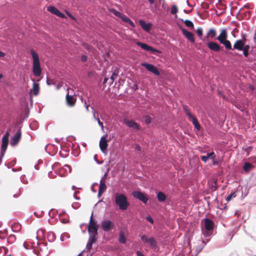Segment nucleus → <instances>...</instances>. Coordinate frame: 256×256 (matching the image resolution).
Wrapping results in <instances>:
<instances>
[{
	"label": "nucleus",
	"instance_id": "f257e3e1",
	"mask_svg": "<svg viewBox=\"0 0 256 256\" xmlns=\"http://www.w3.org/2000/svg\"><path fill=\"white\" fill-rule=\"evenodd\" d=\"M114 202L119 208L123 210H127L130 205L126 196L118 192L115 194Z\"/></svg>",
	"mask_w": 256,
	"mask_h": 256
},
{
	"label": "nucleus",
	"instance_id": "f03ea898",
	"mask_svg": "<svg viewBox=\"0 0 256 256\" xmlns=\"http://www.w3.org/2000/svg\"><path fill=\"white\" fill-rule=\"evenodd\" d=\"M30 53L33 60L32 71L34 74L36 76H38L41 74V68L38 56L34 50H31Z\"/></svg>",
	"mask_w": 256,
	"mask_h": 256
},
{
	"label": "nucleus",
	"instance_id": "7ed1b4c3",
	"mask_svg": "<svg viewBox=\"0 0 256 256\" xmlns=\"http://www.w3.org/2000/svg\"><path fill=\"white\" fill-rule=\"evenodd\" d=\"M204 223V230L203 232L204 234L206 236H210V231L212 230L214 228V222L210 219L206 218L202 220Z\"/></svg>",
	"mask_w": 256,
	"mask_h": 256
},
{
	"label": "nucleus",
	"instance_id": "20e7f679",
	"mask_svg": "<svg viewBox=\"0 0 256 256\" xmlns=\"http://www.w3.org/2000/svg\"><path fill=\"white\" fill-rule=\"evenodd\" d=\"M114 226V223L110 220H106L101 222V227L104 232H108Z\"/></svg>",
	"mask_w": 256,
	"mask_h": 256
},
{
	"label": "nucleus",
	"instance_id": "39448f33",
	"mask_svg": "<svg viewBox=\"0 0 256 256\" xmlns=\"http://www.w3.org/2000/svg\"><path fill=\"white\" fill-rule=\"evenodd\" d=\"M141 65L144 67L148 71L153 73L154 74L158 76L160 73L158 68L154 65L142 62Z\"/></svg>",
	"mask_w": 256,
	"mask_h": 256
},
{
	"label": "nucleus",
	"instance_id": "423d86ee",
	"mask_svg": "<svg viewBox=\"0 0 256 256\" xmlns=\"http://www.w3.org/2000/svg\"><path fill=\"white\" fill-rule=\"evenodd\" d=\"M132 195L134 198L138 199L144 204H146L148 200L147 196L144 194L140 192L134 191L132 192Z\"/></svg>",
	"mask_w": 256,
	"mask_h": 256
},
{
	"label": "nucleus",
	"instance_id": "0eeeda50",
	"mask_svg": "<svg viewBox=\"0 0 256 256\" xmlns=\"http://www.w3.org/2000/svg\"><path fill=\"white\" fill-rule=\"evenodd\" d=\"M123 123L128 128H132L134 130H138L140 128V125L133 120H129L127 118H125L124 120Z\"/></svg>",
	"mask_w": 256,
	"mask_h": 256
},
{
	"label": "nucleus",
	"instance_id": "6e6552de",
	"mask_svg": "<svg viewBox=\"0 0 256 256\" xmlns=\"http://www.w3.org/2000/svg\"><path fill=\"white\" fill-rule=\"evenodd\" d=\"M186 114L188 117L189 120L192 122L194 128L196 130H200V126L196 117H194L188 110H186Z\"/></svg>",
	"mask_w": 256,
	"mask_h": 256
},
{
	"label": "nucleus",
	"instance_id": "1a4fd4ad",
	"mask_svg": "<svg viewBox=\"0 0 256 256\" xmlns=\"http://www.w3.org/2000/svg\"><path fill=\"white\" fill-rule=\"evenodd\" d=\"M21 137V131L18 130L16 134L12 138L10 144L12 146H16L19 142Z\"/></svg>",
	"mask_w": 256,
	"mask_h": 256
},
{
	"label": "nucleus",
	"instance_id": "9d476101",
	"mask_svg": "<svg viewBox=\"0 0 256 256\" xmlns=\"http://www.w3.org/2000/svg\"><path fill=\"white\" fill-rule=\"evenodd\" d=\"M245 43V40L244 39H240L236 40L232 47L234 50H242L244 48V44Z\"/></svg>",
	"mask_w": 256,
	"mask_h": 256
},
{
	"label": "nucleus",
	"instance_id": "9b49d317",
	"mask_svg": "<svg viewBox=\"0 0 256 256\" xmlns=\"http://www.w3.org/2000/svg\"><path fill=\"white\" fill-rule=\"evenodd\" d=\"M99 145H100V149L102 150V152L104 154H106L107 147H108V144H107V140H106V138L104 136H102L100 138V143H99Z\"/></svg>",
	"mask_w": 256,
	"mask_h": 256
},
{
	"label": "nucleus",
	"instance_id": "f8f14e48",
	"mask_svg": "<svg viewBox=\"0 0 256 256\" xmlns=\"http://www.w3.org/2000/svg\"><path fill=\"white\" fill-rule=\"evenodd\" d=\"M136 44L138 46H140L144 50H147V51H150V52H151L152 53H154V52H158V50L156 49H155V48H153L152 47L148 45L147 44H146L142 43L141 42H136Z\"/></svg>",
	"mask_w": 256,
	"mask_h": 256
},
{
	"label": "nucleus",
	"instance_id": "ddd939ff",
	"mask_svg": "<svg viewBox=\"0 0 256 256\" xmlns=\"http://www.w3.org/2000/svg\"><path fill=\"white\" fill-rule=\"evenodd\" d=\"M71 172L70 166L66 164L63 168L60 169L59 174L61 176H65Z\"/></svg>",
	"mask_w": 256,
	"mask_h": 256
},
{
	"label": "nucleus",
	"instance_id": "4468645a",
	"mask_svg": "<svg viewBox=\"0 0 256 256\" xmlns=\"http://www.w3.org/2000/svg\"><path fill=\"white\" fill-rule=\"evenodd\" d=\"M48 10L51 13L54 14L60 18H64L66 17L65 15L60 12L54 6H51L48 8Z\"/></svg>",
	"mask_w": 256,
	"mask_h": 256
},
{
	"label": "nucleus",
	"instance_id": "2eb2a0df",
	"mask_svg": "<svg viewBox=\"0 0 256 256\" xmlns=\"http://www.w3.org/2000/svg\"><path fill=\"white\" fill-rule=\"evenodd\" d=\"M228 38V32L226 28H222L219 36L216 38L219 42L223 40H226Z\"/></svg>",
	"mask_w": 256,
	"mask_h": 256
},
{
	"label": "nucleus",
	"instance_id": "dca6fc26",
	"mask_svg": "<svg viewBox=\"0 0 256 256\" xmlns=\"http://www.w3.org/2000/svg\"><path fill=\"white\" fill-rule=\"evenodd\" d=\"M206 45L210 50L214 52H218L220 50V46L216 42H210L207 43Z\"/></svg>",
	"mask_w": 256,
	"mask_h": 256
},
{
	"label": "nucleus",
	"instance_id": "f3484780",
	"mask_svg": "<svg viewBox=\"0 0 256 256\" xmlns=\"http://www.w3.org/2000/svg\"><path fill=\"white\" fill-rule=\"evenodd\" d=\"M182 32L184 36L186 38H188V40L190 42L192 43L194 42V35L191 32L188 31L186 29H183L182 30Z\"/></svg>",
	"mask_w": 256,
	"mask_h": 256
},
{
	"label": "nucleus",
	"instance_id": "a211bd4d",
	"mask_svg": "<svg viewBox=\"0 0 256 256\" xmlns=\"http://www.w3.org/2000/svg\"><path fill=\"white\" fill-rule=\"evenodd\" d=\"M139 24L142 28L144 29V30L147 32H150L152 26L151 24H146L144 20H140Z\"/></svg>",
	"mask_w": 256,
	"mask_h": 256
},
{
	"label": "nucleus",
	"instance_id": "6ab92c4d",
	"mask_svg": "<svg viewBox=\"0 0 256 256\" xmlns=\"http://www.w3.org/2000/svg\"><path fill=\"white\" fill-rule=\"evenodd\" d=\"M66 101L67 104L70 106H73L76 102V99L72 96L68 94L66 96Z\"/></svg>",
	"mask_w": 256,
	"mask_h": 256
},
{
	"label": "nucleus",
	"instance_id": "aec40b11",
	"mask_svg": "<svg viewBox=\"0 0 256 256\" xmlns=\"http://www.w3.org/2000/svg\"><path fill=\"white\" fill-rule=\"evenodd\" d=\"M34 82L32 88L30 90V94L32 93L34 96H36L38 94L40 91L39 84L36 83L34 80H32Z\"/></svg>",
	"mask_w": 256,
	"mask_h": 256
},
{
	"label": "nucleus",
	"instance_id": "412c9836",
	"mask_svg": "<svg viewBox=\"0 0 256 256\" xmlns=\"http://www.w3.org/2000/svg\"><path fill=\"white\" fill-rule=\"evenodd\" d=\"M106 184L102 182V178L100 181V184L98 188V196H100L102 194L106 191Z\"/></svg>",
	"mask_w": 256,
	"mask_h": 256
},
{
	"label": "nucleus",
	"instance_id": "4be33fe9",
	"mask_svg": "<svg viewBox=\"0 0 256 256\" xmlns=\"http://www.w3.org/2000/svg\"><path fill=\"white\" fill-rule=\"evenodd\" d=\"M220 44H223L226 50H234L232 48V45L230 40H228L227 38L226 40H223L220 42Z\"/></svg>",
	"mask_w": 256,
	"mask_h": 256
},
{
	"label": "nucleus",
	"instance_id": "5701e85b",
	"mask_svg": "<svg viewBox=\"0 0 256 256\" xmlns=\"http://www.w3.org/2000/svg\"><path fill=\"white\" fill-rule=\"evenodd\" d=\"M89 237L96 238L98 235V228H88Z\"/></svg>",
	"mask_w": 256,
	"mask_h": 256
},
{
	"label": "nucleus",
	"instance_id": "b1692460",
	"mask_svg": "<svg viewBox=\"0 0 256 256\" xmlns=\"http://www.w3.org/2000/svg\"><path fill=\"white\" fill-rule=\"evenodd\" d=\"M96 238L89 237L86 248V250L87 251H89L92 248V244L96 242Z\"/></svg>",
	"mask_w": 256,
	"mask_h": 256
},
{
	"label": "nucleus",
	"instance_id": "393cba45",
	"mask_svg": "<svg viewBox=\"0 0 256 256\" xmlns=\"http://www.w3.org/2000/svg\"><path fill=\"white\" fill-rule=\"evenodd\" d=\"M120 18L124 22L128 23L132 28L135 26L134 22L131 20L130 19L128 18L126 15L122 14Z\"/></svg>",
	"mask_w": 256,
	"mask_h": 256
},
{
	"label": "nucleus",
	"instance_id": "a878e982",
	"mask_svg": "<svg viewBox=\"0 0 256 256\" xmlns=\"http://www.w3.org/2000/svg\"><path fill=\"white\" fill-rule=\"evenodd\" d=\"M9 133L7 132L2 138V146L7 147L8 142Z\"/></svg>",
	"mask_w": 256,
	"mask_h": 256
},
{
	"label": "nucleus",
	"instance_id": "bb28decb",
	"mask_svg": "<svg viewBox=\"0 0 256 256\" xmlns=\"http://www.w3.org/2000/svg\"><path fill=\"white\" fill-rule=\"evenodd\" d=\"M216 35V30L214 28H210L206 34L207 37L210 38H215Z\"/></svg>",
	"mask_w": 256,
	"mask_h": 256
},
{
	"label": "nucleus",
	"instance_id": "cd10ccee",
	"mask_svg": "<svg viewBox=\"0 0 256 256\" xmlns=\"http://www.w3.org/2000/svg\"><path fill=\"white\" fill-rule=\"evenodd\" d=\"M118 72L116 68H115L114 70V72L112 74V75L110 77V84H112L114 82V80L117 77Z\"/></svg>",
	"mask_w": 256,
	"mask_h": 256
},
{
	"label": "nucleus",
	"instance_id": "c85d7f7f",
	"mask_svg": "<svg viewBox=\"0 0 256 256\" xmlns=\"http://www.w3.org/2000/svg\"><path fill=\"white\" fill-rule=\"evenodd\" d=\"M98 226L97 224L96 221L92 220V214L91 215L90 222H89V226L88 228H98Z\"/></svg>",
	"mask_w": 256,
	"mask_h": 256
},
{
	"label": "nucleus",
	"instance_id": "c756f323",
	"mask_svg": "<svg viewBox=\"0 0 256 256\" xmlns=\"http://www.w3.org/2000/svg\"><path fill=\"white\" fill-rule=\"evenodd\" d=\"M253 167V166L249 163V162H246L243 166V170L246 172H249Z\"/></svg>",
	"mask_w": 256,
	"mask_h": 256
},
{
	"label": "nucleus",
	"instance_id": "7c9ffc66",
	"mask_svg": "<svg viewBox=\"0 0 256 256\" xmlns=\"http://www.w3.org/2000/svg\"><path fill=\"white\" fill-rule=\"evenodd\" d=\"M157 198L158 200L160 202H164L166 200L165 194L163 192H158L157 194Z\"/></svg>",
	"mask_w": 256,
	"mask_h": 256
},
{
	"label": "nucleus",
	"instance_id": "2f4dec72",
	"mask_svg": "<svg viewBox=\"0 0 256 256\" xmlns=\"http://www.w3.org/2000/svg\"><path fill=\"white\" fill-rule=\"evenodd\" d=\"M21 226L18 224H14L12 226V230L14 232H18L20 230Z\"/></svg>",
	"mask_w": 256,
	"mask_h": 256
},
{
	"label": "nucleus",
	"instance_id": "473e14b6",
	"mask_svg": "<svg viewBox=\"0 0 256 256\" xmlns=\"http://www.w3.org/2000/svg\"><path fill=\"white\" fill-rule=\"evenodd\" d=\"M48 240L50 242H54L56 239L55 234L53 232H49L47 235Z\"/></svg>",
	"mask_w": 256,
	"mask_h": 256
},
{
	"label": "nucleus",
	"instance_id": "72a5a7b5",
	"mask_svg": "<svg viewBox=\"0 0 256 256\" xmlns=\"http://www.w3.org/2000/svg\"><path fill=\"white\" fill-rule=\"evenodd\" d=\"M148 243L152 248H155L156 246V242L154 238H150L148 240Z\"/></svg>",
	"mask_w": 256,
	"mask_h": 256
},
{
	"label": "nucleus",
	"instance_id": "f704fd0d",
	"mask_svg": "<svg viewBox=\"0 0 256 256\" xmlns=\"http://www.w3.org/2000/svg\"><path fill=\"white\" fill-rule=\"evenodd\" d=\"M178 12V8L176 4H173L172 6L170 13L175 14L176 16H177L176 13Z\"/></svg>",
	"mask_w": 256,
	"mask_h": 256
},
{
	"label": "nucleus",
	"instance_id": "c9c22d12",
	"mask_svg": "<svg viewBox=\"0 0 256 256\" xmlns=\"http://www.w3.org/2000/svg\"><path fill=\"white\" fill-rule=\"evenodd\" d=\"M184 23L186 26L189 27V28H194V24H193V22L191 20H186L184 21Z\"/></svg>",
	"mask_w": 256,
	"mask_h": 256
},
{
	"label": "nucleus",
	"instance_id": "e433bc0d",
	"mask_svg": "<svg viewBox=\"0 0 256 256\" xmlns=\"http://www.w3.org/2000/svg\"><path fill=\"white\" fill-rule=\"evenodd\" d=\"M119 241L122 244H124L126 242V238L122 232H120V234Z\"/></svg>",
	"mask_w": 256,
	"mask_h": 256
},
{
	"label": "nucleus",
	"instance_id": "4c0bfd02",
	"mask_svg": "<svg viewBox=\"0 0 256 256\" xmlns=\"http://www.w3.org/2000/svg\"><path fill=\"white\" fill-rule=\"evenodd\" d=\"M236 196V192H233L230 194L228 195L226 198V200L228 202H230L232 198H235Z\"/></svg>",
	"mask_w": 256,
	"mask_h": 256
},
{
	"label": "nucleus",
	"instance_id": "58836bf2",
	"mask_svg": "<svg viewBox=\"0 0 256 256\" xmlns=\"http://www.w3.org/2000/svg\"><path fill=\"white\" fill-rule=\"evenodd\" d=\"M110 12L114 14L116 16H118V17H120L121 16V14H122V13H120V12L117 11L116 10H114V9H112L110 10Z\"/></svg>",
	"mask_w": 256,
	"mask_h": 256
},
{
	"label": "nucleus",
	"instance_id": "ea45409f",
	"mask_svg": "<svg viewBox=\"0 0 256 256\" xmlns=\"http://www.w3.org/2000/svg\"><path fill=\"white\" fill-rule=\"evenodd\" d=\"M6 148H7V147H5L4 146H1V157H0L1 159H2V158L4 157V155L5 154L6 151Z\"/></svg>",
	"mask_w": 256,
	"mask_h": 256
},
{
	"label": "nucleus",
	"instance_id": "a19ab883",
	"mask_svg": "<svg viewBox=\"0 0 256 256\" xmlns=\"http://www.w3.org/2000/svg\"><path fill=\"white\" fill-rule=\"evenodd\" d=\"M196 34L199 37H200L203 34V30L202 28H198L196 30Z\"/></svg>",
	"mask_w": 256,
	"mask_h": 256
},
{
	"label": "nucleus",
	"instance_id": "79ce46f5",
	"mask_svg": "<svg viewBox=\"0 0 256 256\" xmlns=\"http://www.w3.org/2000/svg\"><path fill=\"white\" fill-rule=\"evenodd\" d=\"M144 121L146 124H150L152 121L151 118L148 116H144Z\"/></svg>",
	"mask_w": 256,
	"mask_h": 256
},
{
	"label": "nucleus",
	"instance_id": "37998d69",
	"mask_svg": "<svg viewBox=\"0 0 256 256\" xmlns=\"http://www.w3.org/2000/svg\"><path fill=\"white\" fill-rule=\"evenodd\" d=\"M150 238H148L145 235H143L141 236V240H142L146 243V242H148V240H149Z\"/></svg>",
	"mask_w": 256,
	"mask_h": 256
},
{
	"label": "nucleus",
	"instance_id": "c03bdc74",
	"mask_svg": "<svg viewBox=\"0 0 256 256\" xmlns=\"http://www.w3.org/2000/svg\"><path fill=\"white\" fill-rule=\"evenodd\" d=\"M69 238V236H68V235L67 234H63L60 236V240L62 241H64V240H66L67 238Z\"/></svg>",
	"mask_w": 256,
	"mask_h": 256
},
{
	"label": "nucleus",
	"instance_id": "a18cd8bd",
	"mask_svg": "<svg viewBox=\"0 0 256 256\" xmlns=\"http://www.w3.org/2000/svg\"><path fill=\"white\" fill-rule=\"evenodd\" d=\"M201 158L204 162H206L208 160V159L210 158L206 154V156H202Z\"/></svg>",
	"mask_w": 256,
	"mask_h": 256
},
{
	"label": "nucleus",
	"instance_id": "49530a36",
	"mask_svg": "<svg viewBox=\"0 0 256 256\" xmlns=\"http://www.w3.org/2000/svg\"><path fill=\"white\" fill-rule=\"evenodd\" d=\"M72 206L74 208L76 209L79 208L80 206V204L78 202H74L72 204Z\"/></svg>",
	"mask_w": 256,
	"mask_h": 256
},
{
	"label": "nucleus",
	"instance_id": "de8ad7c7",
	"mask_svg": "<svg viewBox=\"0 0 256 256\" xmlns=\"http://www.w3.org/2000/svg\"><path fill=\"white\" fill-rule=\"evenodd\" d=\"M206 154L209 157V158H212V159H214V158L215 157L214 153V152H211L208 153Z\"/></svg>",
	"mask_w": 256,
	"mask_h": 256
},
{
	"label": "nucleus",
	"instance_id": "09e8293b",
	"mask_svg": "<svg viewBox=\"0 0 256 256\" xmlns=\"http://www.w3.org/2000/svg\"><path fill=\"white\" fill-rule=\"evenodd\" d=\"M243 52V54L244 55V56L246 57H247L248 56V50H242Z\"/></svg>",
	"mask_w": 256,
	"mask_h": 256
},
{
	"label": "nucleus",
	"instance_id": "8fccbe9b",
	"mask_svg": "<svg viewBox=\"0 0 256 256\" xmlns=\"http://www.w3.org/2000/svg\"><path fill=\"white\" fill-rule=\"evenodd\" d=\"M146 219L150 222L151 224L154 223V220L150 216H146Z\"/></svg>",
	"mask_w": 256,
	"mask_h": 256
},
{
	"label": "nucleus",
	"instance_id": "3c124183",
	"mask_svg": "<svg viewBox=\"0 0 256 256\" xmlns=\"http://www.w3.org/2000/svg\"><path fill=\"white\" fill-rule=\"evenodd\" d=\"M88 57L86 55L82 56L81 57V60L82 62H86L87 60Z\"/></svg>",
	"mask_w": 256,
	"mask_h": 256
},
{
	"label": "nucleus",
	"instance_id": "603ef678",
	"mask_svg": "<svg viewBox=\"0 0 256 256\" xmlns=\"http://www.w3.org/2000/svg\"><path fill=\"white\" fill-rule=\"evenodd\" d=\"M84 106L86 110V111H88L89 110H88V107H89V104H88L86 102V101L85 100L84 102Z\"/></svg>",
	"mask_w": 256,
	"mask_h": 256
},
{
	"label": "nucleus",
	"instance_id": "864d4df0",
	"mask_svg": "<svg viewBox=\"0 0 256 256\" xmlns=\"http://www.w3.org/2000/svg\"><path fill=\"white\" fill-rule=\"evenodd\" d=\"M77 193H78V192H76L74 193V198L76 200H79L80 198L78 197L76 194Z\"/></svg>",
	"mask_w": 256,
	"mask_h": 256
},
{
	"label": "nucleus",
	"instance_id": "5fc2aeb1",
	"mask_svg": "<svg viewBox=\"0 0 256 256\" xmlns=\"http://www.w3.org/2000/svg\"><path fill=\"white\" fill-rule=\"evenodd\" d=\"M8 240H15L16 237L14 235H10L8 238Z\"/></svg>",
	"mask_w": 256,
	"mask_h": 256
},
{
	"label": "nucleus",
	"instance_id": "6e6d98bb",
	"mask_svg": "<svg viewBox=\"0 0 256 256\" xmlns=\"http://www.w3.org/2000/svg\"><path fill=\"white\" fill-rule=\"evenodd\" d=\"M250 49V46L249 45H246L245 43L244 44V50H249Z\"/></svg>",
	"mask_w": 256,
	"mask_h": 256
},
{
	"label": "nucleus",
	"instance_id": "4d7b16f0",
	"mask_svg": "<svg viewBox=\"0 0 256 256\" xmlns=\"http://www.w3.org/2000/svg\"><path fill=\"white\" fill-rule=\"evenodd\" d=\"M98 125L101 127L102 129H104V126H103V123L101 122L100 120H98Z\"/></svg>",
	"mask_w": 256,
	"mask_h": 256
},
{
	"label": "nucleus",
	"instance_id": "13d9d810",
	"mask_svg": "<svg viewBox=\"0 0 256 256\" xmlns=\"http://www.w3.org/2000/svg\"><path fill=\"white\" fill-rule=\"evenodd\" d=\"M136 255H137V256H144V254H143L142 253V252H140V251H138V252H136Z\"/></svg>",
	"mask_w": 256,
	"mask_h": 256
},
{
	"label": "nucleus",
	"instance_id": "bf43d9fd",
	"mask_svg": "<svg viewBox=\"0 0 256 256\" xmlns=\"http://www.w3.org/2000/svg\"><path fill=\"white\" fill-rule=\"evenodd\" d=\"M84 46L85 48H86L87 50H90V46L89 45H88V44H84Z\"/></svg>",
	"mask_w": 256,
	"mask_h": 256
},
{
	"label": "nucleus",
	"instance_id": "052dcab7",
	"mask_svg": "<svg viewBox=\"0 0 256 256\" xmlns=\"http://www.w3.org/2000/svg\"><path fill=\"white\" fill-rule=\"evenodd\" d=\"M92 110H94L93 108H92ZM92 114H93V118H94L96 119V116L95 112L94 110H92Z\"/></svg>",
	"mask_w": 256,
	"mask_h": 256
},
{
	"label": "nucleus",
	"instance_id": "680f3d73",
	"mask_svg": "<svg viewBox=\"0 0 256 256\" xmlns=\"http://www.w3.org/2000/svg\"><path fill=\"white\" fill-rule=\"evenodd\" d=\"M4 56V54L3 52L0 51V57H3Z\"/></svg>",
	"mask_w": 256,
	"mask_h": 256
},
{
	"label": "nucleus",
	"instance_id": "e2e57ef3",
	"mask_svg": "<svg viewBox=\"0 0 256 256\" xmlns=\"http://www.w3.org/2000/svg\"><path fill=\"white\" fill-rule=\"evenodd\" d=\"M40 232H42V233H43V230L42 229H39L38 232H37V233L38 234H40Z\"/></svg>",
	"mask_w": 256,
	"mask_h": 256
},
{
	"label": "nucleus",
	"instance_id": "0e129e2a",
	"mask_svg": "<svg viewBox=\"0 0 256 256\" xmlns=\"http://www.w3.org/2000/svg\"><path fill=\"white\" fill-rule=\"evenodd\" d=\"M66 14H67L71 18H73V16H72V15L70 13L68 12H66Z\"/></svg>",
	"mask_w": 256,
	"mask_h": 256
},
{
	"label": "nucleus",
	"instance_id": "69168bd1",
	"mask_svg": "<svg viewBox=\"0 0 256 256\" xmlns=\"http://www.w3.org/2000/svg\"><path fill=\"white\" fill-rule=\"evenodd\" d=\"M232 236H233V235H232L231 233H230V234H229L228 236H229V238H230V240H232Z\"/></svg>",
	"mask_w": 256,
	"mask_h": 256
},
{
	"label": "nucleus",
	"instance_id": "338daca9",
	"mask_svg": "<svg viewBox=\"0 0 256 256\" xmlns=\"http://www.w3.org/2000/svg\"><path fill=\"white\" fill-rule=\"evenodd\" d=\"M148 1L152 4L154 3V0H148Z\"/></svg>",
	"mask_w": 256,
	"mask_h": 256
},
{
	"label": "nucleus",
	"instance_id": "774afa93",
	"mask_svg": "<svg viewBox=\"0 0 256 256\" xmlns=\"http://www.w3.org/2000/svg\"><path fill=\"white\" fill-rule=\"evenodd\" d=\"M108 80V78H105L104 80V83H106L107 82V81Z\"/></svg>",
	"mask_w": 256,
	"mask_h": 256
}]
</instances>
